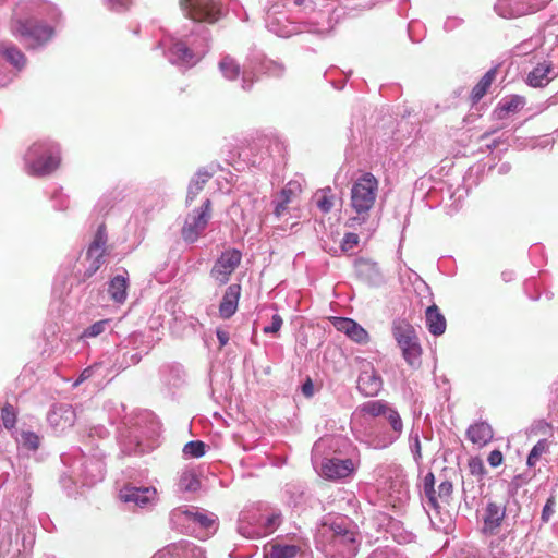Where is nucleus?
Segmentation results:
<instances>
[{"label":"nucleus","mask_w":558,"mask_h":558,"mask_svg":"<svg viewBox=\"0 0 558 558\" xmlns=\"http://www.w3.org/2000/svg\"><path fill=\"white\" fill-rule=\"evenodd\" d=\"M209 174L208 173H197L196 178L193 179L191 182H190V185H189V189H187V195H186V203L190 204L196 196L197 194L203 191L204 186L206 185L208 179H209Z\"/></svg>","instance_id":"nucleus-24"},{"label":"nucleus","mask_w":558,"mask_h":558,"mask_svg":"<svg viewBox=\"0 0 558 558\" xmlns=\"http://www.w3.org/2000/svg\"><path fill=\"white\" fill-rule=\"evenodd\" d=\"M186 16L195 22L215 23L221 16L219 0H191L182 8Z\"/></svg>","instance_id":"nucleus-7"},{"label":"nucleus","mask_w":558,"mask_h":558,"mask_svg":"<svg viewBox=\"0 0 558 558\" xmlns=\"http://www.w3.org/2000/svg\"><path fill=\"white\" fill-rule=\"evenodd\" d=\"M107 228L105 223H101L95 235L93 241L90 242L87 252H86V260L88 266L83 275V280L89 279L93 277L100 267L105 264V256L107 254Z\"/></svg>","instance_id":"nucleus-4"},{"label":"nucleus","mask_w":558,"mask_h":558,"mask_svg":"<svg viewBox=\"0 0 558 558\" xmlns=\"http://www.w3.org/2000/svg\"><path fill=\"white\" fill-rule=\"evenodd\" d=\"M41 148H43V145H41V144L36 143V144H34V145L31 147L29 151H31L32 154H36V153H38Z\"/></svg>","instance_id":"nucleus-54"},{"label":"nucleus","mask_w":558,"mask_h":558,"mask_svg":"<svg viewBox=\"0 0 558 558\" xmlns=\"http://www.w3.org/2000/svg\"><path fill=\"white\" fill-rule=\"evenodd\" d=\"M348 337L354 342L361 344L367 343L369 340L368 332L357 323H354V325H352Z\"/></svg>","instance_id":"nucleus-32"},{"label":"nucleus","mask_w":558,"mask_h":558,"mask_svg":"<svg viewBox=\"0 0 558 558\" xmlns=\"http://www.w3.org/2000/svg\"><path fill=\"white\" fill-rule=\"evenodd\" d=\"M1 418L3 426L7 429H11L16 424L17 414L14 407L10 403H5L1 409Z\"/></svg>","instance_id":"nucleus-30"},{"label":"nucleus","mask_w":558,"mask_h":558,"mask_svg":"<svg viewBox=\"0 0 558 558\" xmlns=\"http://www.w3.org/2000/svg\"><path fill=\"white\" fill-rule=\"evenodd\" d=\"M549 449V444L547 439H541L537 444L532 448L529 457H527V465L534 466L538 462L539 458L546 453Z\"/></svg>","instance_id":"nucleus-27"},{"label":"nucleus","mask_w":558,"mask_h":558,"mask_svg":"<svg viewBox=\"0 0 558 558\" xmlns=\"http://www.w3.org/2000/svg\"><path fill=\"white\" fill-rule=\"evenodd\" d=\"M425 316L427 329L432 335L440 336L445 332L447 322L437 305L433 304L428 306Z\"/></svg>","instance_id":"nucleus-17"},{"label":"nucleus","mask_w":558,"mask_h":558,"mask_svg":"<svg viewBox=\"0 0 558 558\" xmlns=\"http://www.w3.org/2000/svg\"><path fill=\"white\" fill-rule=\"evenodd\" d=\"M205 444L201 440H192L184 445L183 453L191 458H201L205 454Z\"/></svg>","instance_id":"nucleus-31"},{"label":"nucleus","mask_w":558,"mask_h":558,"mask_svg":"<svg viewBox=\"0 0 558 558\" xmlns=\"http://www.w3.org/2000/svg\"><path fill=\"white\" fill-rule=\"evenodd\" d=\"M330 529L333 532V536H335L336 541H338L342 536V534L348 530L347 527H344L338 523L331 524Z\"/></svg>","instance_id":"nucleus-49"},{"label":"nucleus","mask_w":558,"mask_h":558,"mask_svg":"<svg viewBox=\"0 0 558 558\" xmlns=\"http://www.w3.org/2000/svg\"><path fill=\"white\" fill-rule=\"evenodd\" d=\"M280 514H271L267 518L265 523V530L267 533H271L279 525Z\"/></svg>","instance_id":"nucleus-45"},{"label":"nucleus","mask_w":558,"mask_h":558,"mask_svg":"<svg viewBox=\"0 0 558 558\" xmlns=\"http://www.w3.org/2000/svg\"><path fill=\"white\" fill-rule=\"evenodd\" d=\"M385 416L393 432L400 434L402 432L403 424L399 413L396 410L389 408Z\"/></svg>","instance_id":"nucleus-34"},{"label":"nucleus","mask_w":558,"mask_h":558,"mask_svg":"<svg viewBox=\"0 0 558 558\" xmlns=\"http://www.w3.org/2000/svg\"><path fill=\"white\" fill-rule=\"evenodd\" d=\"M216 335H217L218 341L220 343V348L225 347L229 341V332L223 329L218 328L216 331Z\"/></svg>","instance_id":"nucleus-48"},{"label":"nucleus","mask_w":558,"mask_h":558,"mask_svg":"<svg viewBox=\"0 0 558 558\" xmlns=\"http://www.w3.org/2000/svg\"><path fill=\"white\" fill-rule=\"evenodd\" d=\"M525 104V99L522 96L514 95L504 102L499 104L496 112L499 119H504L509 113L518 112L521 108H523Z\"/></svg>","instance_id":"nucleus-21"},{"label":"nucleus","mask_w":558,"mask_h":558,"mask_svg":"<svg viewBox=\"0 0 558 558\" xmlns=\"http://www.w3.org/2000/svg\"><path fill=\"white\" fill-rule=\"evenodd\" d=\"M299 553V547L295 545H271L267 553V558H294Z\"/></svg>","instance_id":"nucleus-22"},{"label":"nucleus","mask_w":558,"mask_h":558,"mask_svg":"<svg viewBox=\"0 0 558 558\" xmlns=\"http://www.w3.org/2000/svg\"><path fill=\"white\" fill-rule=\"evenodd\" d=\"M157 490L155 488L124 487L120 490V499L124 502H134L144 508L156 500Z\"/></svg>","instance_id":"nucleus-8"},{"label":"nucleus","mask_w":558,"mask_h":558,"mask_svg":"<svg viewBox=\"0 0 558 558\" xmlns=\"http://www.w3.org/2000/svg\"><path fill=\"white\" fill-rule=\"evenodd\" d=\"M435 485V477L433 473H428L424 478V488L425 487H434Z\"/></svg>","instance_id":"nucleus-51"},{"label":"nucleus","mask_w":558,"mask_h":558,"mask_svg":"<svg viewBox=\"0 0 558 558\" xmlns=\"http://www.w3.org/2000/svg\"><path fill=\"white\" fill-rule=\"evenodd\" d=\"M220 70L228 80H235L240 75L239 64L231 58L226 57L220 62Z\"/></svg>","instance_id":"nucleus-28"},{"label":"nucleus","mask_w":558,"mask_h":558,"mask_svg":"<svg viewBox=\"0 0 558 558\" xmlns=\"http://www.w3.org/2000/svg\"><path fill=\"white\" fill-rule=\"evenodd\" d=\"M496 69L487 71L478 83L473 87L470 98L472 104H477L487 93L496 78Z\"/></svg>","instance_id":"nucleus-19"},{"label":"nucleus","mask_w":558,"mask_h":558,"mask_svg":"<svg viewBox=\"0 0 558 558\" xmlns=\"http://www.w3.org/2000/svg\"><path fill=\"white\" fill-rule=\"evenodd\" d=\"M392 335L408 364L413 367L418 366L422 348L414 327L405 319H397L392 325Z\"/></svg>","instance_id":"nucleus-1"},{"label":"nucleus","mask_w":558,"mask_h":558,"mask_svg":"<svg viewBox=\"0 0 558 558\" xmlns=\"http://www.w3.org/2000/svg\"><path fill=\"white\" fill-rule=\"evenodd\" d=\"M438 497L440 501L445 504H449L451 494H452V483L449 481H444L438 486Z\"/></svg>","instance_id":"nucleus-38"},{"label":"nucleus","mask_w":558,"mask_h":558,"mask_svg":"<svg viewBox=\"0 0 558 558\" xmlns=\"http://www.w3.org/2000/svg\"><path fill=\"white\" fill-rule=\"evenodd\" d=\"M388 409L389 407L385 402L379 400L368 401L364 403L361 408L362 412L369 414L372 416L386 415Z\"/></svg>","instance_id":"nucleus-29"},{"label":"nucleus","mask_w":558,"mask_h":558,"mask_svg":"<svg viewBox=\"0 0 558 558\" xmlns=\"http://www.w3.org/2000/svg\"><path fill=\"white\" fill-rule=\"evenodd\" d=\"M506 517V507L497 502H488L484 514L483 531L490 535L498 532Z\"/></svg>","instance_id":"nucleus-9"},{"label":"nucleus","mask_w":558,"mask_h":558,"mask_svg":"<svg viewBox=\"0 0 558 558\" xmlns=\"http://www.w3.org/2000/svg\"><path fill=\"white\" fill-rule=\"evenodd\" d=\"M240 294V284H231L227 288L219 305V314L222 318L228 319L236 312Z\"/></svg>","instance_id":"nucleus-12"},{"label":"nucleus","mask_w":558,"mask_h":558,"mask_svg":"<svg viewBox=\"0 0 558 558\" xmlns=\"http://www.w3.org/2000/svg\"><path fill=\"white\" fill-rule=\"evenodd\" d=\"M553 64L550 62H544L534 68L527 75V83L533 87H542L547 85L551 77L549 74L553 73Z\"/></svg>","instance_id":"nucleus-18"},{"label":"nucleus","mask_w":558,"mask_h":558,"mask_svg":"<svg viewBox=\"0 0 558 558\" xmlns=\"http://www.w3.org/2000/svg\"><path fill=\"white\" fill-rule=\"evenodd\" d=\"M354 320L345 317H335L333 326L338 331H341L349 336L352 325H354Z\"/></svg>","instance_id":"nucleus-37"},{"label":"nucleus","mask_w":558,"mask_h":558,"mask_svg":"<svg viewBox=\"0 0 558 558\" xmlns=\"http://www.w3.org/2000/svg\"><path fill=\"white\" fill-rule=\"evenodd\" d=\"M299 185L295 183H288L280 192L279 197L280 199L276 204L275 207V215L277 217H281L288 208V205L292 202V198L295 196L296 190H299Z\"/></svg>","instance_id":"nucleus-20"},{"label":"nucleus","mask_w":558,"mask_h":558,"mask_svg":"<svg viewBox=\"0 0 558 558\" xmlns=\"http://www.w3.org/2000/svg\"><path fill=\"white\" fill-rule=\"evenodd\" d=\"M469 469L472 475L482 477L486 473L483 460L478 457L469 460Z\"/></svg>","instance_id":"nucleus-36"},{"label":"nucleus","mask_w":558,"mask_h":558,"mask_svg":"<svg viewBox=\"0 0 558 558\" xmlns=\"http://www.w3.org/2000/svg\"><path fill=\"white\" fill-rule=\"evenodd\" d=\"M110 2L122 8H128L132 3V0H110Z\"/></svg>","instance_id":"nucleus-52"},{"label":"nucleus","mask_w":558,"mask_h":558,"mask_svg":"<svg viewBox=\"0 0 558 558\" xmlns=\"http://www.w3.org/2000/svg\"><path fill=\"white\" fill-rule=\"evenodd\" d=\"M360 242V238L356 233H345L341 243V250L343 252H349L353 250Z\"/></svg>","instance_id":"nucleus-39"},{"label":"nucleus","mask_w":558,"mask_h":558,"mask_svg":"<svg viewBox=\"0 0 558 558\" xmlns=\"http://www.w3.org/2000/svg\"><path fill=\"white\" fill-rule=\"evenodd\" d=\"M488 463L493 468L499 466L504 461V456L500 450H493L487 459Z\"/></svg>","instance_id":"nucleus-44"},{"label":"nucleus","mask_w":558,"mask_h":558,"mask_svg":"<svg viewBox=\"0 0 558 558\" xmlns=\"http://www.w3.org/2000/svg\"><path fill=\"white\" fill-rule=\"evenodd\" d=\"M362 220H364V218H362ZM356 223H361V219L356 217L349 219L347 222V225L351 228H354Z\"/></svg>","instance_id":"nucleus-53"},{"label":"nucleus","mask_w":558,"mask_h":558,"mask_svg":"<svg viewBox=\"0 0 558 558\" xmlns=\"http://www.w3.org/2000/svg\"><path fill=\"white\" fill-rule=\"evenodd\" d=\"M0 51L16 68H21L25 64V56L15 47H0Z\"/></svg>","instance_id":"nucleus-26"},{"label":"nucleus","mask_w":558,"mask_h":558,"mask_svg":"<svg viewBox=\"0 0 558 558\" xmlns=\"http://www.w3.org/2000/svg\"><path fill=\"white\" fill-rule=\"evenodd\" d=\"M383 386L381 378L373 371H364L357 379V388L365 396H376Z\"/></svg>","instance_id":"nucleus-14"},{"label":"nucleus","mask_w":558,"mask_h":558,"mask_svg":"<svg viewBox=\"0 0 558 558\" xmlns=\"http://www.w3.org/2000/svg\"><path fill=\"white\" fill-rule=\"evenodd\" d=\"M11 33L27 41L28 47L47 43L53 35V29L34 19H14L10 25Z\"/></svg>","instance_id":"nucleus-2"},{"label":"nucleus","mask_w":558,"mask_h":558,"mask_svg":"<svg viewBox=\"0 0 558 558\" xmlns=\"http://www.w3.org/2000/svg\"><path fill=\"white\" fill-rule=\"evenodd\" d=\"M194 522L198 523L201 526L207 529L213 525L214 520L209 519L207 515L203 513H195L194 514Z\"/></svg>","instance_id":"nucleus-46"},{"label":"nucleus","mask_w":558,"mask_h":558,"mask_svg":"<svg viewBox=\"0 0 558 558\" xmlns=\"http://www.w3.org/2000/svg\"><path fill=\"white\" fill-rule=\"evenodd\" d=\"M353 471V463L350 459H329L323 466V474L330 480H338L349 476Z\"/></svg>","instance_id":"nucleus-10"},{"label":"nucleus","mask_w":558,"mask_h":558,"mask_svg":"<svg viewBox=\"0 0 558 558\" xmlns=\"http://www.w3.org/2000/svg\"><path fill=\"white\" fill-rule=\"evenodd\" d=\"M283 320L280 315L275 314L271 318V325L267 326L263 329L264 333H275L277 335L281 327H282Z\"/></svg>","instance_id":"nucleus-41"},{"label":"nucleus","mask_w":558,"mask_h":558,"mask_svg":"<svg viewBox=\"0 0 558 558\" xmlns=\"http://www.w3.org/2000/svg\"><path fill=\"white\" fill-rule=\"evenodd\" d=\"M424 493L428 499L429 506L434 509L438 508L440 501L438 492H436L434 487H425Z\"/></svg>","instance_id":"nucleus-42"},{"label":"nucleus","mask_w":558,"mask_h":558,"mask_svg":"<svg viewBox=\"0 0 558 558\" xmlns=\"http://www.w3.org/2000/svg\"><path fill=\"white\" fill-rule=\"evenodd\" d=\"M242 253L236 248H229L222 252L210 270V277L218 286H225L240 265Z\"/></svg>","instance_id":"nucleus-6"},{"label":"nucleus","mask_w":558,"mask_h":558,"mask_svg":"<svg viewBox=\"0 0 558 558\" xmlns=\"http://www.w3.org/2000/svg\"><path fill=\"white\" fill-rule=\"evenodd\" d=\"M201 487L199 478L191 471L184 472L179 481V488L182 492H196Z\"/></svg>","instance_id":"nucleus-25"},{"label":"nucleus","mask_w":558,"mask_h":558,"mask_svg":"<svg viewBox=\"0 0 558 558\" xmlns=\"http://www.w3.org/2000/svg\"><path fill=\"white\" fill-rule=\"evenodd\" d=\"M354 270L356 276L364 282L374 284L378 282L381 278V271L377 265V263L360 258L354 264Z\"/></svg>","instance_id":"nucleus-11"},{"label":"nucleus","mask_w":558,"mask_h":558,"mask_svg":"<svg viewBox=\"0 0 558 558\" xmlns=\"http://www.w3.org/2000/svg\"><path fill=\"white\" fill-rule=\"evenodd\" d=\"M313 390H314V388H313L312 380L307 379L306 383H304L302 386V391H303L304 396L311 397L313 395Z\"/></svg>","instance_id":"nucleus-50"},{"label":"nucleus","mask_w":558,"mask_h":558,"mask_svg":"<svg viewBox=\"0 0 558 558\" xmlns=\"http://www.w3.org/2000/svg\"><path fill=\"white\" fill-rule=\"evenodd\" d=\"M355 533L349 530H347L338 539V542L341 544H353L355 543Z\"/></svg>","instance_id":"nucleus-47"},{"label":"nucleus","mask_w":558,"mask_h":558,"mask_svg":"<svg viewBox=\"0 0 558 558\" xmlns=\"http://www.w3.org/2000/svg\"><path fill=\"white\" fill-rule=\"evenodd\" d=\"M21 438L23 446L27 449L37 450L40 445L38 435L33 432H23Z\"/></svg>","instance_id":"nucleus-35"},{"label":"nucleus","mask_w":558,"mask_h":558,"mask_svg":"<svg viewBox=\"0 0 558 558\" xmlns=\"http://www.w3.org/2000/svg\"><path fill=\"white\" fill-rule=\"evenodd\" d=\"M109 323L108 319L99 320L94 323L85 332V337H97L105 331L106 325Z\"/></svg>","instance_id":"nucleus-40"},{"label":"nucleus","mask_w":558,"mask_h":558,"mask_svg":"<svg viewBox=\"0 0 558 558\" xmlns=\"http://www.w3.org/2000/svg\"><path fill=\"white\" fill-rule=\"evenodd\" d=\"M317 207L325 214L329 213L335 205V196L330 187L319 190L315 194Z\"/></svg>","instance_id":"nucleus-23"},{"label":"nucleus","mask_w":558,"mask_h":558,"mask_svg":"<svg viewBox=\"0 0 558 558\" xmlns=\"http://www.w3.org/2000/svg\"><path fill=\"white\" fill-rule=\"evenodd\" d=\"M171 51L181 61L189 62L193 59L191 49L184 43H175L172 46Z\"/></svg>","instance_id":"nucleus-33"},{"label":"nucleus","mask_w":558,"mask_h":558,"mask_svg":"<svg viewBox=\"0 0 558 558\" xmlns=\"http://www.w3.org/2000/svg\"><path fill=\"white\" fill-rule=\"evenodd\" d=\"M466 437L475 446L484 447L493 439V429L487 423H475L468 428Z\"/></svg>","instance_id":"nucleus-15"},{"label":"nucleus","mask_w":558,"mask_h":558,"mask_svg":"<svg viewBox=\"0 0 558 558\" xmlns=\"http://www.w3.org/2000/svg\"><path fill=\"white\" fill-rule=\"evenodd\" d=\"M378 190V181L372 173H364L352 186L351 205L362 215L374 206Z\"/></svg>","instance_id":"nucleus-3"},{"label":"nucleus","mask_w":558,"mask_h":558,"mask_svg":"<svg viewBox=\"0 0 558 558\" xmlns=\"http://www.w3.org/2000/svg\"><path fill=\"white\" fill-rule=\"evenodd\" d=\"M60 165V157L52 153L38 157L29 163L31 172L35 175H47Z\"/></svg>","instance_id":"nucleus-13"},{"label":"nucleus","mask_w":558,"mask_h":558,"mask_svg":"<svg viewBox=\"0 0 558 558\" xmlns=\"http://www.w3.org/2000/svg\"><path fill=\"white\" fill-rule=\"evenodd\" d=\"M211 218V202L205 199L199 209L189 214L181 229V235L185 242L194 243L206 229Z\"/></svg>","instance_id":"nucleus-5"},{"label":"nucleus","mask_w":558,"mask_h":558,"mask_svg":"<svg viewBox=\"0 0 558 558\" xmlns=\"http://www.w3.org/2000/svg\"><path fill=\"white\" fill-rule=\"evenodd\" d=\"M129 279L126 276L117 275L108 283V294L114 303L123 304L128 298Z\"/></svg>","instance_id":"nucleus-16"},{"label":"nucleus","mask_w":558,"mask_h":558,"mask_svg":"<svg viewBox=\"0 0 558 558\" xmlns=\"http://www.w3.org/2000/svg\"><path fill=\"white\" fill-rule=\"evenodd\" d=\"M555 505H556L555 498L549 497L543 508V512H542L543 521L547 522L549 520L550 515L554 513Z\"/></svg>","instance_id":"nucleus-43"}]
</instances>
